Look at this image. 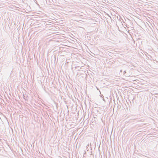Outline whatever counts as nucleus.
<instances>
[{
    "mask_svg": "<svg viewBox=\"0 0 158 158\" xmlns=\"http://www.w3.org/2000/svg\"><path fill=\"white\" fill-rule=\"evenodd\" d=\"M123 74L126 77H128V76H130V75H128V74H127V73H126V71H124L123 72Z\"/></svg>",
    "mask_w": 158,
    "mask_h": 158,
    "instance_id": "nucleus-1",
    "label": "nucleus"
},
{
    "mask_svg": "<svg viewBox=\"0 0 158 158\" xmlns=\"http://www.w3.org/2000/svg\"><path fill=\"white\" fill-rule=\"evenodd\" d=\"M88 146H89V144H88V145L86 146V148H88Z\"/></svg>",
    "mask_w": 158,
    "mask_h": 158,
    "instance_id": "nucleus-2",
    "label": "nucleus"
},
{
    "mask_svg": "<svg viewBox=\"0 0 158 158\" xmlns=\"http://www.w3.org/2000/svg\"><path fill=\"white\" fill-rule=\"evenodd\" d=\"M120 72H122V70H121L120 71Z\"/></svg>",
    "mask_w": 158,
    "mask_h": 158,
    "instance_id": "nucleus-3",
    "label": "nucleus"
}]
</instances>
